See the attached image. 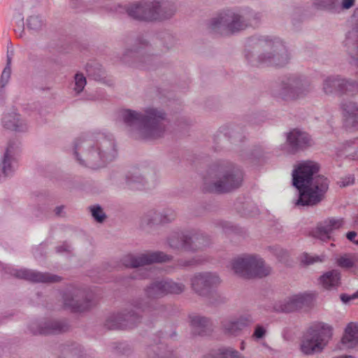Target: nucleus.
<instances>
[{
    "label": "nucleus",
    "instance_id": "nucleus-23",
    "mask_svg": "<svg viewBox=\"0 0 358 358\" xmlns=\"http://www.w3.org/2000/svg\"><path fill=\"white\" fill-rule=\"evenodd\" d=\"M313 300L311 294H301L292 296L283 301H278L273 307L277 312L289 313L308 306Z\"/></svg>",
    "mask_w": 358,
    "mask_h": 358
},
{
    "label": "nucleus",
    "instance_id": "nucleus-41",
    "mask_svg": "<svg viewBox=\"0 0 358 358\" xmlns=\"http://www.w3.org/2000/svg\"><path fill=\"white\" fill-rule=\"evenodd\" d=\"M206 260L197 257H193L189 259H180L178 260V266L180 267H189L198 265L203 263Z\"/></svg>",
    "mask_w": 358,
    "mask_h": 358
},
{
    "label": "nucleus",
    "instance_id": "nucleus-48",
    "mask_svg": "<svg viewBox=\"0 0 358 358\" xmlns=\"http://www.w3.org/2000/svg\"><path fill=\"white\" fill-rule=\"evenodd\" d=\"M340 298L344 303H347L352 299H358V290L351 295L342 294Z\"/></svg>",
    "mask_w": 358,
    "mask_h": 358
},
{
    "label": "nucleus",
    "instance_id": "nucleus-57",
    "mask_svg": "<svg viewBox=\"0 0 358 358\" xmlns=\"http://www.w3.org/2000/svg\"><path fill=\"white\" fill-rule=\"evenodd\" d=\"M341 358H355L354 357L351 356V355H346V356H343Z\"/></svg>",
    "mask_w": 358,
    "mask_h": 358
},
{
    "label": "nucleus",
    "instance_id": "nucleus-55",
    "mask_svg": "<svg viewBox=\"0 0 358 358\" xmlns=\"http://www.w3.org/2000/svg\"><path fill=\"white\" fill-rule=\"evenodd\" d=\"M352 146L354 147H357V149L355 153V155L353 156L354 157H358V142L356 141H354L352 142Z\"/></svg>",
    "mask_w": 358,
    "mask_h": 358
},
{
    "label": "nucleus",
    "instance_id": "nucleus-34",
    "mask_svg": "<svg viewBox=\"0 0 358 358\" xmlns=\"http://www.w3.org/2000/svg\"><path fill=\"white\" fill-rule=\"evenodd\" d=\"M145 180L137 171L128 173L126 176V183L131 189H141L144 187Z\"/></svg>",
    "mask_w": 358,
    "mask_h": 358
},
{
    "label": "nucleus",
    "instance_id": "nucleus-5",
    "mask_svg": "<svg viewBox=\"0 0 358 358\" xmlns=\"http://www.w3.org/2000/svg\"><path fill=\"white\" fill-rule=\"evenodd\" d=\"M243 179L241 169L231 162H222L209 169L203 178V189L209 192H228L239 187Z\"/></svg>",
    "mask_w": 358,
    "mask_h": 358
},
{
    "label": "nucleus",
    "instance_id": "nucleus-25",
    "mask_svg": "<svg viewBox=\"0 0 358 358\" xmlns=\"http://www.w3.org/2000/svg\"><path fill=\"white\" fill-rule=\"evenodd\" d=\"M344 124L347 128L358 129V103L351 101L341 104Z\"/></svg>",
    "mask_w": 358,
    "mask_h": 358
},
{
    "label": "nucleus",
    "instance_id": "nucleus-4",
    "mask_svg": "<svg viewBox=\"0 0 358 358\" xmlns=\"http://www.w3.org/2000/svg\"><path fill=\"white\" fill-rule=\"evenodd\" d=\"M248 45L255 50H264L257 56L249 50L246 52L245 57L252 66L282 67L290 59L287 48L278 37L253 36L248 41Z\"/></svg>",
    "mask_w": 358,
    "mask_h": 358
},
{
    "label": "nucleus",
    "instance_id": "nucleus-13",
    "mask_svg": "<svg viewBox=\"0 0 358 358\" xmlns=\"http://www.w3.org/2000/svg\"><path fill=\"white\" fill-rule=\"evenodd\" d=\"M122 59L126 63H132L138 68L151 69L155 66L157 57L151 53L150 47L145 40L138 38L137 45L133 49L127 50Z\"/></svg>",
    "mask_w": 358,
    "mask_h": 358
},
{
    "label": "nucleus",
    "instance_id": "nucleus-58",
    "mask_svg": "<svg viewBox=\"0 0 358 358\" xmlns=\"http://www.w3.org/2000/svg\"><path fill=\"white\" fill-rule=\"evenodd\" d=\"M244 348H245V347H244V342H242V343H241V350H244Z\"/></svg>",
    "mask_w": 358,
    "mask_h": 358
},
{
    "label": "nucleus",
    "instance_id": "nucleus-46",
    "mask_svg": "<svg viewBox=\"0 0 358 358\" xmlns=\"http://www.w3.org/2000/svg\"><path fill=\"white\" fill-rule=\"evenodd\" d=\"M354 183V177L352 175H348L343 178H341L340 180L338 181V185L341 187H345L352 185Z\"/></svg>",
    "mask_w": 358,
    "mask_h": 358
},
{
    "label": "nucleus",
    "instance_id": "nucleus-59",
    "mask_svg": "<svg viewBox=\"0 0 358 358\" xmlns=\"http://www.w3.org/2000/svg\"><path fill=\"white\" fill-rule=\"evenodd\" d=\"M355 244L358 245V239L357 240V241L355 242Z\"/></svg>",
    "mask_w": 358,
    "mask_h": 358
},
{
    "label": "nucleus",
    "instance_id": "nucleus-45",
    "mask_svg": "<svg viewBox=\"0 0 358 358\" xmlns=\"http://www.w3.org/2000/svg\"><path fill=\"white\" fill-rule=\"evenodd\" d=\"M266 332V329L263 326L257 325L252 334V338L255 340L261 339L264 337Z\"/></svg>",
    "mask_w": 358,
    "mask_h": 358
},
{
    "label": "nucleus",
    "instance_id": "nucleus-53",
    "mask_svg": "<svg viewBox=\"0 0 358 358\" xmlns=\"http://www.w3.org/2000/svg\"><path fill=\"white\" fill-rule=\"evenodd\" d=\"M64 208V206H57L55 210V214L57 216H62V213H63V210Z\"/></svg>",
    "mask_w": 358,
    "mask_h": 358
},
{
    "label": "nucleus",
    "instance_id": "nucleus-37",
    "mask_svg": "<svg viewBox=\"0 0 358 358\" xmlns=\"http://www.w3.org/2000/svg\"><path fill=\"white\" fill-rule=\"evenodd\" d=\"M44 24L43 19L38 15L30 16L27 20V26L34 31L40 30Z\"/></svg>",
    "mask_w": 358,
    "mask_h": 358
},
{
    "label": "nucleus",
    "instance_id": "nucleus-39",
    "mask_svg": "<svg viewBox=\"0 0 358 358\" xmlns=\"http://www.w3.org/2000/svg\"><path fill=\"white\" fill-rule=\"evenodd\" d=\"M75 86L73 90L76 94L80 93L87 84L86 78L83 73H78L74 76Z\"/></svg>",
    "mask_w": 358,
    "mask_h": 358
},
{
    "label": "nucleus",
    "instance_id": "nucleus-22",
    "mask_svg": "<svg viewBox=\"0 0 358 358\" xmlns=\"http://www.w3.org/2000/svg\"><path fill=\"white\" fill-rule=\"evenodd\" d=\"M351 23L352 29L346 35L344 45L352 62L358 67V8L354 11Z\"/></svg>",
    "mask_w": 358,
    "mask_h": 358
},
{
    "label": "nucleus",
    "instance_id": "nucleus-11",
    "mask_svg": "<svg viewBox=\"0 0 358 358\" xmlns=\"http://www.w3.org/2000/svg\"><path fill=\"white\" fill-rule=\"evenodd\" d=\"M170 248L196 252L208 245V238L196 231H173L167 239Z\"/></svg>",
    "mask_w": 358,
    "mask_h": 358
},
{
    "label": "nucleus",
    "instance_id": "nucleus-43",
    "mask_svg": "<svg viewBox=\"0 0 358 358\" xmlns=\"http://www.w3.org/2000/svg\"><path fill=\"white\" fill-rule=\"evenodd\" d=\"M337 264L339 266L343 268H351L354 265L352 260L346 255L342 256L337 259Z\"/></svg>",
    "mask_w": 358,
    "mask_h": 358
},
{
    "label": "nucleus",
    "instance_id": "nucleus-2",
    "mask_svg": "<svg viewBox=\"0 0 358 358\" xmlns=\"http://www.w3.org/2000/svg\"><path fill=\"white\" fill-rule=\"evenodd\" d=\"M320 166L313 161L299 163L292 173V184L299 190L298 206H313L321 201L329 188V180L323 176L314 175Z\"/></svg>",
    "mask_w": 358,
    "mask_h": 358
},
{
    "label": "nucleus",
    "instance_id": "nucleus-17",
    "mask_svg": "<svg viewBox=\"0 0 358 358\" xmlns=\"http://www.w3.org/2000/svg\"><path fill=\"white\" fill-rule=\"evenodd\" d=\"M185 289V285L180 282L166 278L155 280L150 284L145 289V293L149 299H159L167 294H178Z\"/></svg>",
    "mask_w": 358,
    "mask_h": 358
},
{
    "label": "nucleus",
    "instance_id": "nucleus-20",
    "mask_svg": "<svg viewBox=\"0 0 358 358\" xmlns=\"http://www.w3.org/2000/svg\"><path fill=\"white\" fill-rule=\"evenodd\" d=\"M19 153L18 145L13 142H9L4 155L0 161V180L13 175Z\"/></svg>",
    "mask_w": 358,
    "mask_h": 358
},
{
    "label": "nucleus",
    "instance_id": "nucleus-16",
    "mask_svg": "<svg viewBox=\"0 0 358 358\" xmlns=\"http://www.w3.org/2000/svg\"><path fill=\"white\" fill-rule=\"evenodd\" d=\"M322 89L327 94L354 95L358 93V83L339 75L329 76L323 80Z\"/></svg>",
    "mask_w": 358,
    "mask_h": 358
},
{
    "label": "nucleus",
    "instance_id": "nucleus-52",
    "mask_svg": "<svg viewBox=\"0 0 358 358\" xmlns=\"http://www.w3.org/2000/svg\"><path fill=\"white\" fill-rule=\"evenodd\" d=\"M87 73H88V75H89V76H93V78H94L95 80H101V76L99 73L92 75V72H91L90 67H87Z\"/></svg>",
    "mask_w": 358,
    "mask_h": 358
},
{
    "label": "nucleus",
    "instance_id": "nucleus-60",
    "mask_svg": "<svg viewBox=\"0 0 358 358\" xmlns=\"http://www.w3.org/2000/svg\"><path fill=\"white\" fill-rule=\"evenodd\" d=\"M357 74H358V73H357Z\"/></svg>",
    "mask_w": 358,
    "mask_h": 358
},
{
    "label": "nucleus",
    "instance_id": "nucleus-44",
    "mask_svg": "<svg viewBox=\"0 0 358 358\" xmlns=\"http://www.w3.org/2000/svg\"><path fill=\"white\" fill-rule=\"evenodd\" d=\"M68 358H85L83 356V350L81 347L76 345L74 348L69 350Z\"/></svg>",
    "mask_w": 358,
    "mask_h": 358
},
{
    "label": "nucleus",
    "instance_id": "nucleus-31",
    "mask_svg": "<svg viewBox=\"0 0 358 358\" xmlns=\"http://www.w3.org/2000/svg\"><path fill=\"white\" fill-rule=\"evenodd\" d=\"M342 342L348 348H354L358 345V324L350 322L347 325Z\"/></svg>",
    "mask_w": 358,
    "mask_h": 358
},
{
    "label": "nucleus",
    "instance_id": "nucleus-21",
    "mask_svg": "<svg viewBox=\"0 0 358 358\" xmlns=\"http://www.w3.org/2000/svg\"><path fill=\"white\" fill-rule=\"evenodd\" d=\"M69 328L65 320L49 319L43 322H34L29 325V329L34 334H59L67 331Z\"/></svg>",
    "mask_w": 358,
    "mask_h": 358
},
{
    "label": "nucleus",
    "instance_id": "nucleus-9",
    "mask_svg": "<svg viewBox=\"0 0 358 358\" xmlns=\"http://www.w3.org/2000/svg\"><path fill=\"white\" fill-rule=\"evenodd\" d=\"M331 327L324 323L310 326L303 336L301 350L305 355L320 352L331 336Z\"/></svg>",
    "mask_w": 358,
    "mask_h": 358
},
{
    "label": "nucleus",
    "instance_id": "nucleus-47",
    "mask_svg": "<svg viewBox=\"0 0 358 358\" xmlns=\"http://www.w3.org/2000/svg\"><path fill=\"white\" fill-rule=\"evenodd\" d=\"M355 3V0H340L339 13L342 10H347L352 8Z\"/></svg>",
    "mask_w": 358,
    "mask_h": 358
},
{
    "label": "nucleus",
    "instance_id": "nucleus-36",
    "mask_svg": "<svg viewBox=\"0 0 358 358\" xmlns=\"http://www.w3.org/2000/svg\"><path fill=\"white\" fill-rule=\"evenodd\" d=\"M11 57L7 55L6 66L3 69L0 78V89L2 90L8 83L11 74Z\"/></svg>",
    "mask_w": 358,
    "mask_h": 358
},
{
    "label": "nucleus",
    "instance_id": "nucleus-28",
    "mask_svg": "<svg viewBox=\"0 0 358 358\" xmlns=\"http://www.w3.org/2000/svg\"><path fill=\"white\" fill-rule=\"evenodd\" d=\"M345 224L343 218L331 217L324 220L317 227V236L320 239H329L331 234L335 230L343 227Z\"/></svg>",
    "mask_w": 358,
    "mask_h": 358
},
{
    "label": "nucleus",
    "instance_id": "nucleus-33",
    "mask_svg": "<svg viewBox=\"0 0 358 358\" xmlns=\"http://www.w3.org/2000/svg\"><path fill=\"white\" fill-rule=\"evenodd\" d=\"M312 6L317 10L339 13L340 0H313Z\"/></svg>",
    "mask_w": 358,
    "mask_h": 358
},
{
    "label": "nucleus",
    "instance_id": "nucleus-14",
    "mask_svg": "<svg viewBox=\"0 0 358 358\" xmlns=\"http://www.w3.org/2000/svg\"><path fill=\"white\" fill-rule=\"evenodd\" d=\"M308 92V85L305 78L299 74L285 77L280 90L275 96L285 101H293L305 96Z\"/></svg>",
    "mask_w": 358,
    "mask_h": 358
},
{
    "label": "nucleus",
    "instance_id": "nucleus-40",
    "mask_svg": "<svg viewBox=\"0 0 358 358\" xmlns=\"http://www.w3.org/2000/svg\"><path fill=\"white\" fill-rule=\"evenodd\" d=\"M158 352H155L154 350L153 355L149 354V358H179L173 351L162 350L161 348L157 347Z\"/></svg>",
    "mask_w": 358,
    "mask_h": 358
},
{
    "label": "nucleus",
    "instance_id": "nucleus-32",
    "mask_svg": "<svg viewBox=\"0 0 358 358\" xmlns=\"http://www.w3.org/2000/svg\"><path fill=\"white\" fill-rule=\"evenodd\" d=\"M341 275L337 270H332L325 273L320 278V282L327 289L336 288L340 284Z\"/></svg>",
    "mask_w": 358,
    "mask_h": 358
},
{
    "label": "nucleus",
    "instance_id": "nucleus-35",
    "mask_svg": "<svg viewBox=\"0 0 358 358\" xmlns=\"http://www.w3.org/2000/svg\"><path fill=\"white\" fill-rule=\"evenodd\" d=\"M203 358H244L238 352L231 348H223L218 350L215 354H209Z\"/></svg>",
    "mask_w": 358,
    "mask_h": 358
},
{
    "label": "nucleus",
    "instance_id": "nucleus-30",
    "mask_svg": "<svg viewBox=\"0 0 358 358\" xmlns=\"http://www.w3.org/2000/svg\"><path fill=\"white\" fill-rule=\"evenodd\" d=\"M176 213L171 208H166L162 213L150 212L144 218L148 225L166 224L172 222L176 218Z\"/></svg>",
    "mask_w": 358,
    "mask_h": 358
},
{
    "label": "nucleus",
    "instance_id": "nucleus-27",
    "mask_svg": "<svg viewBox=\"0 0 358 358\" xmlns=\"http://www.w3.org/2000/svg\"><path fill=\"white\" fill-rule=\"evenodd\" d=\"M189 322L192 334L195 336H205L212 331L211 321L199 315H189Z\"/></svg>",
    "mask_w": 358,
    "mask_h": 358
},
{
    "label": "nucleus",
    "instance_id": "nucleus-50",
    "mask_svg": "<svg viewBox=\"0 0 358 358\" xmlns=\"http://www.w3.org/2000/svg\"><path fill=\"white\" fill-rule=\"evenodd\" d=\"M222 227L225 232L234 230V227L232 224H231L230 223H228L227 222H222Z\"/></svg>",
    "mask_w": 358,
    "mask_h": 358
},
{
    "label": "nucleus",
    "instance_id": "nucleus-18",
    "mask_svg": "<svg viewBox=\"0 0 358 358\" xmlns=\"http://www.w3.org/2000/svg\"><path fill=\"white\" fill-rule=\"evenodd\" d=\"M220 282L219 276L211 272L196 273L191 279L192 288L201 296L208 295L211 289Z\"/></svg>",
    "mask_w": 358,
    "mask_h": 358
},
{
    "label": "nucleus",
    "instance_id": "nucleus-6",
    "mask_svg": "<svg viewBox=\"0 0 358 358\" xmlns=\"http://www.w3.org/2000/svg\"><path fill=\"white\" fill-rule=\"evenodd\" d=\"M119 13H126L129 17L140 21L162 20L171 17L175 12L173 6L157 1L143 0L126 6H119Z\"/></svg>",
    "mask_w": 358,
    "mask_h": 358
},
{
    "label": "nucleus",
    "instance_id": "nucleus-7",
    "mask_svg": "<svg viewBox=\"0 0 358 358\" xmlns=\"http://www.w3.org/2000/svg\"><path fill=\"white\" fill-rule=\"evenodd\" d=\"M132 309L124 313L113 314L106 320L105 326L108 329H127L136 327L140 322V313H150L156 308L143 299L133 301Z\"/></svg>",
    "mask_w": 358,
    "mask_h": 358
},
{
    "label": "nucleus",
    "instance_id": "nucleus-26",
    "mask_svg": "<svg viewBox=\"0 0 358 358\" xmlns=\"http://www.w3.org/2000/svg\"><path fill=\"white\" fill-rule=\"evenodd\" d=\"M287 141L290 146L291 152H294L309 146L311 139L307 133L295 129L288 133Z\"/></svg>",
    "mask_w": 358,
    "mask_h": 358
},
{
    "label": "nucleus",
    "instance_id": "nucleus-12",
    "mask_svg": "<svg viewBox=\"0 0 358 358\" xmlns=\"http://www.w3.org/2000/svg\"><path fill=\"white\" fill-rule=\"evenodd\" d=\"M248 25L252 26L253 23L246 22L244 16L232 10H227L213 17L210 22L209 27L215 32L222 33L226 31L234 34L244 29Z\"/></svg>",
    "mask_w": 358,
    "mask_h": 358
},
{
    "label": "nucleus",
    "instance_id": "nucleus-3",
    "mask_svg": "<svg viewBox=\"0 0 358 358\" xmlns=\"http://www.w3.org/2000/svg\"><path fill=\"white\" fill-rule=\"evenodd\" d=\"M120 117L131 130L136 131V138L143 139L162 137L167 129L165 113L158 108H148L144 113L130 109L120 111Z\"/></svg>",
    "mask_w": 358,
    "mask_h": 358
},
{
    "label": "nucleus",
    "instance_id": "nucleus-56",
    "mask_svg": "<svg viewBox=\"0 0 358 358\" xmlns=\"http://www.w3.org/2000/svg\"><path fill=\"white\" fill-rule=\"evenodd\" d=\"M250 15L253 17V19H254L255 20H256L259 19L258 15H257V14H256V13H255V14H253V13H252V14H251Z\"/></svg>",
    "mask_w": 358,
    "mask_h": 358
},
{
    "label": "nucleus",
    "instance_id": "nucleus-1",
    "mask_svg": "<svg viewBox=\"0 0 358 358\" xmlns=\"http://www.w3.org/2000/svg\"><path fill=\"white\" fill-rule=\"evenodd\" d=\"M117 151L111 134L98 132L87 138H78L74 145V155L78 163L95 169L113 161Z\"/></svg>",
    "mask_w": 358,
    "mask_h": 358
},
{
    "label": "nucleus",
    "instance_id": "nucleus-8",
    "mask_svg": "<svg viewBox=\"0 0 358 358\" xmlns=\"http://www.w3.org/2000/svg\"><path fill=\"white\" fill-rule=\"evenodd\" d=\"M171 259V256L157 251L148 252L138 256L129 254L122 258V262L126 267L138 268L132 275V278H152L155 276L154 274L155 269H147L142 266L153 263L165 262Z\"/></svg>",
    "mask_w": 358,
    "mask_h": 358
},
{
    "label": "nucleus",
    "instance_id": "nucleus-49",
    "mask_svg": "<svg viewBox=\"0 0 358 358\" xmlns=\"http://www.w3.org/2000/svg\"><path fill=\"white\" fill-rule=\"evenodd\" d=\"M56 251L58 253H70L71 251V246L67 243H64L62 245L57 247Z\"/></svg>",
    "mask_w": 358,
    "mask_h": 358
},
{
    "label": "nucleus",
    "instance_id": "nucleus-38",
    "mask_svg": "<svg viewBox=\"0 0 358 358\" xmlns=\"http://www.w3.org/2000/svg\"><path fill=\"white\" fill-rule=\"evenodd\" d=\"M324 259L325 256L324 255H316L304 253L301 257V262L303 264L309 265L316 262H322L324 261Z\"/></svg>",
    "mask_w": 358,
    "mask_h": 358
},
{
    "label": "nucleus",
    "instance_id": "nucleus-15",
    "mask_svg": "<svg viewBox=\"0 0 358 358\" xmlns=\"http://www.w3.org/2000/svg\"><path fill=\"white\" fill-rule=\"evenodd\" d=\"M62 299L64 307L75 313L87 310L94 305L92 292L75 287L64 292Z\"/></svg>",
    "mask_w": 358,
    "mask_h": 358
},
{
    "label": "nucleus",
    "instance_id": "nucleus-19",
    "mask_svg": "<svg viewBox=\"0 0 358 358\" xmlns=\"http://www.w3.org/2000/svg\"><path fill=\"white\" fill-rule=\"evenodd\" d=\"M6 272L17 278L24 279L33 282H57L60 278L56 275L48 273H41L27 268H15L8 266Z\"/></svg>",
    "mask_w": 358,
    "mask_h": 358
},
{
    "label": "nucleus",
    "instance_id": "nucleus-29",
    "mask_svg": "<svg viewBox=\"0 0 358 358\" xmlns=\"http://www.w3.org/2000/svg\"><path fill=\"white\" fill-rule=\"evenodd\" d=\"M2 126L6 129L15 131H24L27 129L26 122L15 112L6 113L2 117Z\"/></svg>",
    "mask_w": 358,
    "mask_h": 358
},
{
    "label": "nucleus",
    "instance_id": "nucleus-54",
    "mask_svg": "<svg viewBox=\"0 0 358 358\" xmlns=\"http://www.w3.org/2000/svg\"><path fill=\"white\" fill-rule=\"evenodd\" d=\"M352 220L354 227L358 228V212L354 215Z\"/></svg>",
    "mask_w": 358,
    "mask_h": 358
},
{
    "label": "nucleus",
    "instance_id": "nucleus-24",
    "mask_svg": "<svg viewBox=\"0 0 358 358\" xmlns=\"http://www.w3.org/2000/svg\"><path fill=\"white\" fill-rule=\"evenodd\" d=\"M253 322L250 315H241L238 317L227 318L222 321L221 327L228 336H239L242 331Z\"/></svg>",
    "mask_w": 358,
    "mask_h": 358
},
{
    "label": "nucleus",
    "instance_id": "nucleus-42",
    "mask_svg": "<svg viewBox=\"0 0 358 358\" xmlns=\"http://www.w3.org/2000/svg\"><path fill=\"white\" fill-rule=\"evenodd\" d=\"M92 216L97 222H103L106 218V215L103 213L100 206H93L90 207Z\"/></svg>",
    "mask_w": 358,
    "mask_h": 358
},
{
    "label": "nucleus",
    "instance_id": "nucleus-51",
    "mask_svg": "<svg viewBox=\"0 0 358 358\" xmlns=\"http://www.w3.org/2000/svg\"><path fill=\"white\" fill-rule=\"evenodd\" d=\"M357 232L354 231H348L347 234H346V238L351 242L354 243L356 241L355 240V237L357 236Z\"/></svg>",
    "mask_w": 358,
    "mask_h": 358
},
{
    "label": "nucleus",
    "instance_id": "nucleus-10",
    "mask_svg": "<svg viewBox=\"0 0 358 358\" xmlns=\"http://www.w3.org/2000/svg\"><path fill=\"white\" fill-rule=\"evenodd\" d=\"M231 267L235 273L245 278H262L271 273V268L255 255L238 257L232 261Z\"/></svg>",
    "mask_w": 358,
    "mask_h": 358
}]
</instances>
